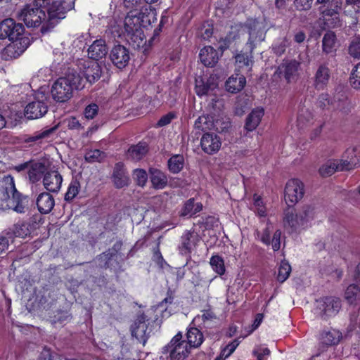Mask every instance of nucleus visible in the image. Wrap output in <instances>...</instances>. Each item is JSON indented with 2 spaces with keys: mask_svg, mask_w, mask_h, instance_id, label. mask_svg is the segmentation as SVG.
I'll list each match as a JSON object with an SVG mask.
<instances>
[{
  "mask_svg": "<svg viewBox=\"0 0 360 360\" xmlns=\"http://www.w3.org/2000/svg\"><path fill=\"white\" fill-rule=\"evenodd\" d=\"M84 87L83 77L77 70L68 68L63 77H59L52 84L51 94L53 99L58 103L68 101L73 96L75 90Z\"/></svg>",
  "mask_w": 360,
  "mask_h": 360,
  "instance_id": "nucleus-1",
  "label": "nucleus"
},
{
  "mask_svg": "<svg viewBox=\"0 0 360 360\" xmlns=\"http://www.w3.org/2000/svg\"><path fill=\"white\" fill-rule=\"evenodd\" d=\"M23 24H0V39L8 38L11 43L5 49L11 58H18L29 46L30 39L24 35Z\"/></svg>",
  "mask_w": 360,
  "mask_h": 360,
  "instance_id": "nucleus-2",
  "label": "nucleus"
},
{
  "mask_svg": "<svg viewBox=\"0 0 360 360\" xmlns=\"http://www.w3.org/2000/svg\"><path fill=\"white\" fill-rule=\"evenodd\" d=\"M141 4L142 0H124V6L131 9L125 17L124 22H154L156 18L153 11L147 8L140 11L134 9L140 7Z\"/></svg>",
  "mask_w": 360,
  "mask_h": 360,
  "instance_id": "nucleus-3",
  "label": "nucleus"
},
{
  "mask_svg": "<svg viewBox=\"0 0 360 360\" xmlns=\"http://www.w3.org/2000/svg\"><path fill=\"white\" fill-rule=\"evenodd\" d=\"M149 25L150 24L143 26L142 24H124L125 36L127 40L134 49L141 50L145 54L148 51V45H147L144 29L147 31Z\"/></svg>",
  "mask_w": 360,
  "mask_h": 360,
  "instance_id": "nucleus-4",
  "label": "nucleus"
},
{
  "mask_svg": "<svg viewBox=\"0 0 360 360\" xmlns=\"http://www.w3.org/2000/svg\"><path fill=\"white\" fill-rule=\"evenodd\" d=\"M41 6L34 1L32 3L26 4L16 12L15 17L18 20L23 22H45L46 15L41 8Z\"/></svg>",
  "mask_w": 360,
  "mask_h": 360,
  "instance_id": "nucleus-5",
  "label": "nucleus"
},
{
  "mask_svg": "<svg viewBox=\"0 0 360 360\" xmlns=\"http://www.w3.org/2000/svg\"><path fill=\"white\" fill-rule=\"evenodd\" d=\"M153 326L151 324L147 316L141 314L137 316L134 323L131 326V335L139 342L145 345L153 331Z\"/></svg>",
  "mask_w": 360,
  "mask_h": 360,
  "instance_id": "nucleus-6",
  "label": "nucleus"
},
{
  "mask_svg": "<svg viewBox=\"0 0 360 360\" xmlns=\"http://www.w3.org/2000/svg\"><path fill=\"white\" fill-rule=\"evenodd\" d=\"M313 209L309 205H304L298 213L294 214L292 210H288L284 217V225L296 231L304 226L312 217Z\"/></svg>",
  "mask_w": 360,
  "mask_h": 360,
  "instance_id": "nucleus-7",
  "label": "nucleus"
},
{
  "mask_svg": "<svg viewBox=\"0 0 360 360\" xmlns=\"http://www.w3.org/2000/svg\"><path fill=\"white\" fill-rule=\"evenodd\" d=\"M182 338V333L179 332L165 347L172 360H184L190 353L191 348Z\"/></svg>",
  "mask_w": 360,
  "mask_h": 360,
  "instance_id": "nucleus-8",
  "label": "nucleus"
},
{
  "mask_svg": "<svg viewBox=\"0 0 360 360\" xmlns=\"http://www.w3.org/2000/svg\"><path fill=\"white\" fill-rule=\"evenodd\" d=\"M304 184L298 179L289 180L285 188V200L289 207L294 205L304 195Z\"/></svg>",
  "mask_w": 360,
  "mask_h": 360,
  "instance_id": "nucleus-9",
  "label": "nucleus"
},
{
  "mask_svg": "<svg viewBox=\"0 0 360 360\" xmlns=\"http://www.w3.org/2000/svg\"><path fill=\"white\" fill-rule=\"evenodd\" d=\"M109 58L116 68L123 69L129 63L131 52L129 48L124 45L115 44L110 51Z\"/></svg>",
  "mask_w": 360,
  "mask_h": 360,
  "instance_id": "nucleus-10",
  "label": "nucleus"
},
{
  "mask_svg": "<svg viewBox=\"0 0 360 360\" xmlns=\"http://www.w3.org/2000/svg\"><path fill=\"white\" fill-rule=\"evenodd\" d=\"M341 308V301L338 297H328L317 302L319 315L323 319L335 316Z\"/></svg>",
  "mask_w": 360,
  "mask_h": 360,
  "instance_id": "nucleus-11",
  "label": "nucleus"
},
{
  "mask_svg": "<svg viewBox=\"0 0 360 360\" xmlns=\"http://www.w3.org/2000/svg\"><path fill=\"white\" fill-rule=\"evenodd\" d=\"M342 6V0H331L328 5L320 6L319 8L321 15L320 18L322 19L324 22L331 20H340Z\"/></svg>",
  "mask_w": 360,
  "mask_h": 360,
  "instance_id": "nucleus-12",
  "label": "nucleus"
},
{
  "mask_svg": "<svg viewBox=\"0 0 360 360\" xmlns=\"http://www.w3.org/2000/svg\"><path fill=\"white\" fill-rule=\"evenodd\" d=\"M64 4L65 1L61 3L58 1H53L46 10V20L45 22L64 19L65 18L66 10H70L74 6V1H72L71 4L67 8L64 6Z\"/></svg>",
  "mask_w": 360,
  "mask_h": 360,
  "instance_id": "nucleus-13",
  "label": "nucleus"
},
{
  "mask_svg": "<svg viewBox=\"0 0 360 360\" xmlns=\"http://www.w3.org/2000/svg\"><path fill=\"white\" fill-rule=\"evenodd\" d=\"M202 150L209 154L217 153L221 146L220 138L214 133H205L200 139Z\"/></svg>",
  "mask_w": 360,
  "mask_h": 360,
  "instance_id": "nucleus-14",
  "label": "nucleus"
},
{
  "mask_svg": "<svg viewBox=\"0 0 360 360\" xmlns=\"http://www.w3.org/2000/svg\"><path fill=\"white\" fill-rule=\"evenodd\" d=\"M63 177L57 170H48L43 178L44 188L52 193H58L62 185Z\"/></svg>",
  "mask_w": 360,
  "mask_h": 360,
  "instance_id": "nucleus-15",
  "label": "nucleus"
},
{
  "mask_svg": "<svg viewBox=\"0 0 360 360\" xmlns=\"http://www.w3.org/2000/svg\"><path fill=\"white\" fill-rule=\"evenodd\" d=\"M17 192L13 178L10 175L5 176L0 183V202L7 205Z\"/></svg>",
  "mask_w": 360,
  "mask_h": 360,
  "instance_id": "nucleus-16",
  "label": "nucleus"
},
{
  "mask_svg": "<svg viewBox=\"0 0 360 360\" xmlns=\"http://www.w3.org/2000/svg\"><path fill=\"white\" fill-rule=\"evenodd\" d=\"M330 78V70L326 63L320 64L314 75V86L317 90H323Z\"/></svg>",
  "mask_w": 360,
  "mask_h": 360,
  "instance_id": "nucleus-17",
  "label": "nucleus"
},
{
  "mask_svg": "<svg viewBox=\"0 0 360 360\" xmlns=\"http://www.w3.org/2000/svg\"><path fill=\"white\" fill-rule=\"evenodd\" d=\"M218 86L217 79L214 76L205 79L202 77L195 78V93L198 96H202L207 94L210 91L215 89Z\"/></svg>",
  "mask_w": 360,
  "mask_h": 360,
  "instance_id": "nucleus-18",
  "label": "nucleus"
},
{
  "mask_svg": "<svg viewBox=\"0 0 360 360\" xmlns=\"http://www.w3.org/2000/svg\"><path fill=\"white\" fill-rule=\"evenodd\" d=\"M345 160H340L341 169L350 170L360 163V147H354L346 150L344 154Z\"/></svg>",
  "mask_w": 360,
  "mask_h": 360,
  "instance_id": "nucleus-19",
  "label": "nucleus"
},
{
  "mask_svg": "<svg viewBox=\"0 0 360 360\" xmlns=\"http://www.w3.org/2000/svg\"><path fill=\"white\" fill-rule=\"evenodd\" d=\"M82 65V63H80ZM84 70L82 72L84 82L93 84L98 81L101 76V68L96 62L87 61L82 63Z\"/></svg>",
  "mask_w": 360,
  "mask_h": 360,
  "instance_id": "nucleus-20",
  "label": "nucleus"
},
{
  "mask_svg": "<svg viewBox=\"0 0 360 360\" xmlns=\"http://www.w3.org/2000/svg\"><path fill=\"white\" fill-rule=\"evenodd\" d=\"M48 111V105L42 101H32L25 108V115L28 119H37L43 117Z\"/></svg>",
  "mask_w": 360,
  "mask_h": 360,
  "instance_id": "nucleus-21",
  "label": "nucleus"
},
{
  "mask_svg": "<svg viewBox=\"0 0 360 360\" xmlns=\"http://www.w3.org/2000/svg\"><path fill=\"white\" fill-rule=\"evenodd\" d=\"M30 199L28 196L23 195L18 191L11 197L7 207L18 213H25L29 210Z\"/></svg>",
  "mask_w": 360,
  "mask_h": 360,
  "instance_id": "nucleus-22",
  "label": "nucleus"
},
{
  "mask_svg": "<svg viewBox=\"0 0 360 360\" xmlns=\"http://www.w3.org/2000/svg\"><path fill=\"white\" fill-rule=\"evenodd\" d=\"M300 69V63L295 60L287 61L279 67L281 73H283L284 77L288 83L297 79Z\"/></svg>",
  "mask_w": 360,
  "mask_h": 360,
  "instance_id": "nucleus-23",
  "label": "nucleus"
},
{
  "mask_svg": "<svg viewBox=\"0 0 360 360\" xmlns=\"http://www.w3.org/2000/svg\"><path fill=\"white\" fill-rule=\"evenodd\" d=\"M112 180L117 188H123L129 184V178L123 163L117 162L115 164L112 173Z\"/></svg>",
  "mask_w": 360,
  "mask_h": 360,
  "instance_id": "nucleus-24",
  "label": "nucleus"
},
{
  "mask_svg": "<svg viewBox=\"0 0 360 360\" xmlns=\"http://www.w3.org/2000/svg\"><path fill=\"white\" fill-rule=\"evenodd\" d=\"M46 172H48V170L44 162L32 161L27 171L29 181L32 184L38 182L41 179L42 175L44 176Z\"/></svg>",
  "mask_w": 360,
  "mask_h": 360,
  "instance_id": "nucleus-25",
  "label": "nucleus"
},
{
  "mask_svg": "<svg viewBox=\"0 0 360 360\" xmlns=\"http://www.w3.org/2000/svg\"><path fill=\"white\" fill-rule=\"evenodd\" d=\"M316 103L317 106L321 110L329 109V107L331 106L334 110L345 112V105L347 101L344 99H339L338 102L336 103L335 101L330 100L328 94H322L319 96Z\"/></svg>",
  "mask_w": 360,
  "mask_h": 360,
  "instance_id": "nucleus-26",
  "label": "nucleus"
},
{
  "mask_svg": "<svg viewBox=\"0 0 360 360\" xmlns=\"http://www.w3.org/2000/svg\"><path fill=\"white\" fill-rule=\"evenodd\" d=\"M36 204L40 213L48 214L53 210L55 200L50 193L43 192L38 195Z\"/></svg>",
  "mask_w": 360,
  "mask_h": 360,
  "instance_id": "nucleus-27",
  "label": "nucleus"
},
{
  "mask_svg": "<svg viewBox=\"0 0 360 360\" xmlns=\"http://www.w3.org/2000/svg\"><path fill=\"white\" fill-rule=\"evenodd\" d=\"M108 53L105 41L103 39H97L88 49L89 57L94 60H98L104 58Z\"/></svg>",
  "mask_w": 360,
  "mask_h": 360,
  "instance_id": "nucleus-28",
  "label": "nucleus"
},
{
  "mask_svg": "<svg viewBox=\"0 0 360 360\" xmlns=\"http://www.w3.org/2000/svg\"><path fill=\"white\" fill-rule=\"evenodd\" d=\"M249 30V40L247 43L248 47L252 51L255 42H260L264 40L266 35V30L264 27H261L259 24H250Z\"/></svg>",
  "mask_w": 360,
  "mask_h": 360,
  "instance_id": "nucleus-29",
  "label": "nucleus"
},
{
  "mask_svg": "<svg viewBox=\"0 0 360 360\" xmlns=\"http://www.w3.org/2000/svg\"><path fill=\"white\" fill-rule=\"evenodd\" d=\"M200 59L204 65L212 67L219 60V53L213 47L207 46L200 50Z\"/></svg>",
  "mask_w": 360,
  "mask_h": 360,
  "instance_id": "nucleus-30",
  "label": "nucleus"
},
{
  "mask_svg": "<svg viewBox=\"0 0 360 360\" xmlns=\"http://www.w3.org/2000/svg\"><path fill=\"white\" fill-rule=\"evenodd\" d=\"M148 148L146 143L140 142L136 145L130 146L127 153L128 160L131 161L141 160L148 153Z\"/></svg>",
  "mask_w": 360,
  "mask_h": 360,
  "instance_id": "nucleus-31",
  "label": "nucleus"
},
{
  "mask_svg": "<svg viewBox=\"0 0 360 360\" xmlns=\"http://www.w3.org/2000/svg\"><path fill=\"white\" fill-rule=\"evenodd\" d=\"M150 179L155 189H162L167 185V177L161 170L156 168L149 169Z\"/></svg>",
  "mask_w": 360,
  "mask_h": 360,
  "instance_id": "nucleus-32",
  "label": "nucleus"
},
{
  "mask_svg": "<svg viewBox=\"0 0 360 360\" xmlns=\"http://www.w3.org/2000/svg\"><path fill=\"white\" fill-rule=\"evenodd\" d=\"M30 233L29 225L24 221H18L15 224L12 228L5 234L8 237L9 240L15 237L25 238Z\"/></svg>",
  "mask_w": 360,
  "mask_h": 360,
  "instance_id": "nucleus-33",
  "label": "nucleus"
},
{
  "mask_svg": "<svg viewBox=\"0 0 360 360\" xmlns=\"http://www.w3.org/2000/svg\"><path fill=\"white\" fill-rule=\"evenodd\" d=\"M188 345L190 348H197L200 346L203 342L204 337L202 332L195 327L190 328L186 333Z\"/></svg>",
  "mask_w": 360,
  "mask_h": 360,
  "instance_id": "nucleus-34",
  "label": "nucleus"
},
{
  "mask_svg": "<svg viewBox=\"0 0 360 360\" xmlns=\"http://www.w3.org/2000/svg\"><path fill=\"white\" fill-rule=\"evenodd\" d=\"M264 115L262 108H255L249 114L246 119L245 127L248 131H252L258 126Z\"/></svg>",
  "mask_w": 360,
  "mask_h": 360,
  "instance_id": "nucleus-35",
  "label": "nucleus"
},
{
  "mask_svg": "<svg viewBox=\"0 0 360 360\" xmlns=\"http://www.w3.org/2000/svg\"><path fill=\"white\" fill-rule=\"evenodd\" d=\"M246 79L243 75L231 77L226 82V88L231 93H237L242 90L245 85Z\"/></svg>",
  "mask_w": 360,
  "mask_h": 360,
  "instance_id": "nucleus-36",
  "label": "nucleus"
},
{
  "mask_svg": "<svg viewBox=\"0 0 360 360\" xmlns=\"http://www.w3.org/2000/svg\"><path fill=\"white\" fill-rule=\"evenodd\" d=\"M342 333L337 330L324 331L321 334V342L327 346L338 344L342 338Z\"/></svg>",
  "mask_w": 360,
  "mask_h": 360,
  "instance_id": "nucleus-37",
  "label": "nucleus"
},
{
  "mask_svg": "<svg viewBox=\"0 0 360 360\" xmlns=\"http://www.w3.org/2000/svg\"><path fill=\"white\" fill-rule=\"evenodd\" d=\"M56 129V127H53L35 131L32 135L27 136L25 138V142H37L42 139L49 138L51 134H53Z\"/></svg>",
  "mask_w": 360,
  "mask_h": 360,
  "instance_id": "nucleus-38",
  "label": "nucleus"
},
{
  "mask_svg": "<svg viewBox=\"0 0 360 360\" xmlns=\"http://www.w3.org/2000/svg\"><path fill=\"white\" fill-rule=\"evenodd\" d=\"M192 233L190 231L185 232L181 238V245H179V251L181 255H187L191 252L193 241L191 240Z\"/></svg>",
  "mask_w": 360,
  "mask_h": 360,
  "instance_id": "nucleus-39",
  "label": "nucleus"
},
{
  "mask_svg": "<svg viewBox=\"0 0 360 360\" xmlns=\"http://www.w3.org/2000/svg\"><path fill=\"white\" fill-rule=\"evenodd\" d=\"M184 158L181 155H175L168 160V168L174 174L179 173L184 167Z\"/></svg>",
  "mask_w": 360,
  "mask_h": 360,
  "instance_id": "nucleus-40",
  "label": "nucleus"
},
{
  "mask_svg": "<svg viewBox=\"0 0 360 360\" xmlns=\"http://www.w3.org/2000/svg\"><path fill=\"white\" fill-rule=\"evenodd\" d=\"M202 205L200 202L195 203L194 199L188 200L184 207L181 214L184 216H192L201 211Z\"/></svg>",
  "mask_w": 360,
  "mask_h": 360,
  "instance_id": "nucleus-41",
  "label": "nucleus"
},
{
  "mask_svg": "<svg viewBox=\"0 0 360 360\" xmlns=\"http://www.w3.org/2000/svg\"><path fill=\"white\" fill-rule=\"evenodd\" d=\"M342 165L340 161L328 162L319 169V173L322 176H330L336 171H344L340 169Z\"/></svg>",
  "mask_w": 360,
  "mask_h": 360,
  "instance_id": "nucleus-42",
  "label": "nucleus"
},
{
  "mask_svg": "<svg viewBox=\"0 0 360 360\" xmlns=\"http://www.w3.org/2000/svg\"><path fill=\"white\" fill-rule=\"evenodd\" d=\"M335 43V35L333 32H328L325 34L322 40L323 51L326 53H331L333 51Z\"/></svg>",
  "mask_w": 360,
  "mask_h": 360,
  "instance_id": "nucleus-43",
  "label": "nucleus"
},
{
  "mask_svg": "<svg viewBox=\"0 0 360 360\" xmlns=\"http://www.w3.org/2000/svg\"><path fill=\"white\" fill-rule=\"evenodd\" d=\"M210 264L212 269L219 275L221 276L225 272L224 262L222 257L219 255L212 256Z\"/></svg>",
  "mask_w": 360,
  "mask_h": 360,
  "instance_id": "nucleus-44",
  "label": "nucleus"
},
{
  "mask_svg": "<svg viewBox=\"0 0 360 360\" xmlns=\"http://www.w3.org/2000/svg\"><path fill=\"white\" fill-rule=\"evenodd\" d=\"M290 272L291 266L290 264L285 260L282 261L278 268V272L277 276L278 281L281 283H283L285 281L288 279Z\"/></svg>",
  "mask_w": 360,
  "mask_h": 360,
  "instance_id": "nucleus-45",
  "label": "nucleus"
},
{
  "mask_svg": "<svg viewBox=\"0 0 360 360\" xmlns=\"http://www.w3.org/2000/svg\"><path fill=\"white\" fill-rule=\"evenodd\" d=\"M360 292V288L356 284L349 285L345 292V299L349 304H353L356 300L358 294Z\"/></svg>",
  "mask_w": 360,
  "mask_h": 360,
  "instance_id": "nucleus-46",
  "label": "nucleus"
},
{
  "mask_svg": "<svg viewBox=\"0 0 360 360\" xmlns=\"http://www.w3.org/2000/svg\"><path fill=\"white\" fill-rule=\"evenodd\" d=\"M79 188V182L77 180H72L70 184L68 191L65 195V200L68 202L72 200L78 194Z\"/></svg>",
  "mask_w": 360,
  "mask_h": 360,
  "instance_id": "nucleus-47",
  "label": "nucleus"
},
{
  "mask_svg": "<svg viewBox=\"0 0 360 360\" xmlns=\"http://www.w3.org/2000/svg\"><path fill=\"white\" fill-rule=\"evenodd\" d=\"M104 158V153L98 149L91 150L86 152L84 155L85 160L89 163L101 162Z\"/></svg>",
  "mask_w": 360,
  "mask_h": 360,
  "instance_id": "nucleus-48",
  "label": "nucleus"
},
{
  "mask_svg": "<svg viewBox=\"0 0 360 360\" xmlns=\"http://www.w3.org/2000/svg\"><path fill=\"white\" fill-rule=\"evenodd\" d=\"M194 126L195 129L205 131L210 129L212 126V122L209 117L201 116L196 120Z\"/></svg>",
  "mask_w": 360,
  "mask_h": 360,
  "instance_id": "nucleus-49",
  "label": "nucleus"
},
{
  "mask_svg": "<svg viewBox=\"0 0 360 360\" xmlns=\"http://www.w3.org/2000/svg\"><path fill=\"white\" fill-rule=\"evenodd\" d=\"M349 81L353 88L360 89V63L353 69Z\"/></svg>",
  "mask_w": 360,
  "mask_h": 360,
  "instance_id": "nucleus-50",
  "label": "nucleus"
},
{
  "mask_svg": "<svg viewBox=\"0 0 360 360\" xmlns=\"http://www.w3.org/2000/svg\"><path fill=\"white\" fill-rule=\"evenodd\" d=\"M240 342L238 339L233 340L221 349L220 354L225 359L228 358L234 352Z\"/></svg>",
  "mask_w": 360,
  "mask_h": 360,
  "instance_id": "nucleus-51",
  "label": "nucleus"
},
{
  "mask_svg": "<svg viewBox=\"0 0 360 360\" xmlns=\"http://www.w3.org/2000/svg\"><path fill=\"white\" fill-rule=\"evenodd\" d=\"M133 177L136 184L140 186H145L148 180V174L143 169H135L134 171Z\"/></svg>",
  "mask_w": 360,
  "mask_h": 360,
  "instance_id": "nucleus-52",
  "label": "nucleus"
},
{
  "mask_svg": "<svg viewBox=\"0 0 360 360\" xmlns=\"http://www.w3.org/2000/svg\"><path fill=\"white\" fill-rule=\"evenodd\" d=\"M250 52H252L250 51ZM236 62L240 65V67L242 65L244 66H250L252 63V53L250 54L247 53H240L236 56Z\"/></svg>",
  "mask_w": 360,
  "mask_h": 360,
  "instance_id": "nucleus-53",
  "label": "nucleus"
},
{
  "mask_svg": "<svg viewBox=\"0 0 360 360\" xmlns=\"http://www.w3.org/2000/svg\"><path fill=\"white\" fill-rule=\"evenodd\" d=\"M177 117L174 112H169L162 116L155 124V127H162L169 124Z\"/></svg>",
  "mask_w": 360,
  "mask_h": 360,
  "instance_id": "nucleus-54",
  "label": "nucleus"
},
{
  "mask_svg": "<svg viewBox=\"0 0 360 360\" xmlns=\"http://www.w3.org/2000/svg\"><path fill=\"white\" fill-rule=\"evenodd\" d=\"M349 54L356 58H360V38L353 40L349 46Z\"/></svg>",
  "mask_w": 360,
  "mask_h": 360,
  "instance_id": "nucleus-55",
  "label": "nucleus"
},
{
  "mask_svg": "<svg viewBox=\"0 0 360 360\" xmlns=\"http://www.w3.org/2000/svg\"><path fill=\"white\" fill-rule=\"evenodd\" d=\"M115 360H135V359L132 356L129 346L123 345L121 348L120 355H118Z\"/></svg>",
  "mask_w": 360,
  "mask_h": 360,
  "instance_id": "nucleus-56",
  "label": "nucleus"
},
{
  "mask_svg": "<svg viewBox=\"0 0 360 360\" xmlns=\"http://www.w3.org/2000/svg\"><path fill=\"white\" fill-rule=\"evenodd\" d=\"M252 354L257 360H264L270 354V350L267 347H257L254 349Z\"/></svg>",
  "mask_w": 360,
  "mask_h": 360,
  "instance_id": "nucleus-57",
  "label": "nucleus"
},
{
  "mask_svg": "<svg viewBox=\"0 0 360 360\" xmlns=\"http://www.w3.org/2000/svg\"><path fill=\"white\" fill-rule=\"evenodd\" d=\"M98 106L96 103H91L84 110V116L87 119H93L98 114Z\"/></svg>",
  "mask_w": 360,
  "mask_h": 360,
  "instance_id": "nucleus-58",
  "label": "nucleus"
},
{
  "mask_svg": "<svg viewBox=\"0 0 360 360\" xmlns=\"http://www.w3.org/2000/svg\"><path fill=\"white\" fill-rule=\"evenodd\" d=\"M313 0H294V5L299 11H307L311 8Z\"/></svg>",
  "mask_w": 360,
  "mask_h": 360,
  "instance_id": "nucleus-59",
  "label": "nucleus"
},
{
  "mask_svg": "<svg viewBox=\"0 0 360 360\" xmlns=\"http://www.w3.org/2000/svg\"><path fill=\"white\" fill-rule=\"evenodd\" d=\"M39 360H61L56 354L52 353L50 349L44 348L41 352Z\"/></svg>",
  "mask_w": 360,
  "mask_h": 360,
  "instance_id": "nucleus-60",
  "label": "nucleus"
},
{
  "mask_svg": "<svg viewBox=\"0 0 360 360\" xmlns=\"http://www.w3.org/2000/svg\"><path fill=\"white\" fill-rule=\"evenodd\" d=\"M201 319L205 325H208L209 322H212L217 320V316L210 310H205L202 311Z\"/></svg>",
  "mask_w": 360,
  "mask_h": 360,
  "instance_id": "nucleus-61",
  "label": "nucleus"
},
{
  "mask_svg": "<svg viewBox=\"0 0 360 360\" xmlns=\"http://www.w3.org/2000/svg\"><path fill=\"white\" fill-rule=\"evenodd\" d=\"M281 236V232L279 230L276 231L275 233H274L271 243H272V248L274 251H277L280 249Z\"/></svg>",
  "mask_w": 360,
  "mask_h": 360,
  "instance_id": "nucleus-62",
  "label": "nucleus"
},
{
  "mask_svg": "<svg viewBox=\"0 0 360 360\" xmlns=\"http://www.w3.org/2000/svg\"><path fill=\"white\" fill-rule=\"evenodd\" d=\"M163 24H159L158 27L155 28L153 30V36L147 41V45H148V49L153 46V43L157 40L158 36L162 32V27Z\"/></svg>",
  "mask_w": 360,
  "mask_h": 360,
  "instance_id": "nucleus-63",
  "label": "nucleus"
},
{
  "mask_svg": "<svg viewBox=\"0 0 360 360\" xmlns=\"http://www.w3.org/2000/svg\"><path fill=\"white\" fill-rule=\"evenodd\" d=\"M68 127L69 129L79 131L83 129V127L79 123V120L75 117H71L68 122Z\"/></svg>",
  "mask_w": 360,
  "mask_h": 360,
  "instance_id": "nucleus-64",
  "label": "nucleus"
}]
</instances>
